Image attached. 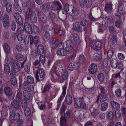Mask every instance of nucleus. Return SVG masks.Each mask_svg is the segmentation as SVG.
Listing matches in <instances>:
<instances>
[{"label": "nucleus", "mask_w": 126, "mask_h": 126, "mask_svg": "<svg viewBox=\"0 0 126 126\" xmlns=\"http://www.w3.org/2000/svg\"><path fill=\"white\" fill-rule=\"evenodd\" d=\"M112 47H110L109 49H108V53L107 56L109 58H112L113 55V53L112 50Z\"/></svg>", "instance_id": "49530a36"}, {"label": "nucleus", "mask_w": 126, "mask_h": 126, "mask_svg": "<svg viewBox=\"0 0 126 126\" xmlns=\"http://www.w3.org/2000/svg\"><path fill=\"white\" fill-rule=\"evenodd\" d=\"M111 107L114 109H117L120 108V105L117 102L114 101H112L111 102Z\"/></svg>", "instance_id": "79ce46f5"}, {"label": "nucleus", "mask_w": 126, "mask_h": 126, "mask_svg": "<svg viewBox=\"0 0 126 126\" xmlns=\"http://www.w3.org/2000/svg\"><path fill=\"white\" fill-rule=\"evenodd\" d=\"M88 70L90 74H94L97 71V66L94 63L91 64L89 66Z\"/></svg>", "instance_id": "4468645a"}, {"label": "nucleus", "mask_w": 126, "mask_h": 126, "mask_svg": "<svg viewBox=\"0 0 126 126\" xmlns=\"http://www.w3.org/2000/svg\"><path fill=\"white\" fill-rule=\"evenodd\" d=\"M32 26V32H33L35 34L38 33L40 31L38 28L37 26L34 24H33Z\"/></svg>", "instance_id": "a18cd8bd"}, {"label": "nucleus", "mask_w": 126, "mask_h": 126, "mask_svg": "<svg viewBox=\"0 0 126 126\" xmlns=\"http://www.w3.org/2000/svg\"><path fill=\"white\" fill-rule=\"evenodd\" d=\"M89 110L91 112L92 116L94 118H95L99 113V111L98 110L94 109L92 107H90Z\"/></svg>", "instance_id": "cd10ccee"}, {"label": "nucleus", "mask_w": 126, "mask_h": 126, "mask_svg": "<svg viewBox=\"0 0 126 126\" xmlns=\"http://www.w3.org/2000/svg\"><path fill=\"white\" fill-rule=\"evenodd\" d=\"M109 62V59L107 58H105L103 60V66L104 67H106L108 63Z\"/></svg>", "instance_id": "774afa93"}, {"label": "nucleus", "mask_w": 126, "mask_h": 126, "mask_svg": "<svg viewBox=\"0 0 126 126\" xmlns=\"http://www.w3.org/2000/svg\"><path fill=\"white\" fill-rule=\"evenodd\" d=\"M22 106L23 108H25L27 105V100L25 98H23L22 101Z\"/></svg>", "instance_id": "680f3d73"}, {"label": "nucleus", "mask_w": 126, "mask_h": 126, "mask_svg": "<svg viewBox=\"0 0 126 126\" xmlns=\"http://www.w3.org/2000/svg\"><path fill=\"white\" fill-rule=\"evenodd\" d=\"M71 110H68L64 114L63 116L68 120L69 119L71 116L72 113Z\"/></svg>", "instance_id": "37998d69"}, {"label": "nucleus", "mask_w": 126, "mask_h": 126, "mask_svg": "<svg viewBox=\"0 0 126 126\" xmlns=\"http://www.w3.org/2000/svg\"><path fill=\"white\" fill-rule=\"evenodd\" d=\"M16 59L18 60L22 61L24 59V57L21 54H18L15 55Z\"/></svg>", "instance_id": "8fccbe9b"}, {"label": "nucleus", "mask_w": 126, "mask_h": 126, "mask_svg": "<svg viewBox=\"0 0 126 126\" xmlns=\"http://www.w3.org/2000/svg\"><path fill=\"white\" fill-rule=\"evenodd\" d=\"M82 25L79 22H77L73 25L74 29L78 32H82L83 29L82 28Z\"/></svg>", "instance_id": "4be33fe9"}, {"label": "nucleus", "mask_w": 126, "mask_h": 126, "mask_svg": "<svg viewBox=\"0 0 126 126\" xmlns=\"http://www.w3.org/2000/svg\"><path fill=\"white\" fill-rule=\"evenodd\" d=\"M37 16L40 22L44 24L46 23L47 20V17L42 11H38L37 12Z\"/></svg>", "instance_id": "6e6552de"}, {"label": "nucleus", "mask_w": 126, "mask_h": 126, "mask_svg": "<svg viewBox=\"0 0 126 126\" xmlns=\"http://www.w3.org/2000/svg\"><path fill=\"white\" fill-rule=\"evenodd\" d=\"M16 47L17 50L19 51H21L23 49L24 46L22 44H17L16 45Z\"/></svg>", "instance_id": "bf43d9fd"}, {"label": "nucleus", "mask_w": 126, "mask_h": 126, "mask_svg": "<svg viewBox=\"0 0 126 126\" xmlns=\"http://www.w3.org/2000/svg\"><path fill=\"white\" fill-rule=\"evenodd\" d=\"M64 68L61 64H55L52 68L51 71L58 76L60 75L61 72L62 70H63Z\"/></svg>", "instance_id": "20e7f679"}, {"label": "nucleus", "mask_w": 126, "mask_h": 126, "mask_svg": "<svg viewBox=\"0 0 126 126\" xmlns=\"http://www.w3.org/2000/svg\"><path fill=\"white\" fill-rule=\"evenodd\" d=\"M29 38L30 46L32 45L33 43L36 46L39 43V41L40 38L38 36H35L33 37L32 35H30Z\"/></svg>", "instance_id": "9b49d317"}, {"label": "nucleus", "mask_w": 126, "mask_h": 126, "mask_svg": "<svg viewBox=\"0 0 126 126\" xmlns=\"http://www.w3.org/2000/svg\"><path fill=\"white\" fill-rule=\"evenodd\" d=\"M65 50L67 52L70 51L73 49L74 44L73 42L71 40H67L65 42Z\"/></svg>", "instance_id": "1a4fd4ad"}, {"label": "nucleus", "mask_w": 126, "mask_h": 126, "mask_svg": "<svg viewBox=\"0 0 126 126\" xmlns=\"http://www.w3.org/2000/svg\"><path fill=\"white\" fill-rule=\"evenodd\" d=\"M25 20L32 23L37 21V17L36 13L31 9H27L25 13Z\"/></svg>", "instance_id": "f257e3e1"}, {"label": "nucleus", "mask_w": 126, "mask_h": 126, "mask_svg": "<svg viewBox=\"0 0 126 126\" xmlns=\"http://www.w3.org/2000/svg\"><path fill=\"white\" fill-rule=\"evenodd\" d=\"M58 16L59 18L62 20H63L65 19L66 17V15L65 14H62V13L58 12Z\"/></svg>", "instance_id": "864d4df0"}, {"label": "nucleus", "mask_w": 126, "mask_h": 126, "mask_svg": "<svg viewBox=\"0 0 126 126\" xmlns=\"http://www.w3.org/2000/svg\"><path fill=\"white\" fill-rule=\"evenodd\" d=\"M108 103L106 102H104L102 103L100 106V110L102 111L106 110L108 108Z\"/></svg>", "instance_id": "473e14b6"}, {"label": "nucleus", "mask_w": 126, "mask_h": 126, "mask_svg": "<svg viewBox=\"0 0 126 126\" xmlns=\"http://www.w3.org/2000/svg\"><path fill=\"white\" fill-rule=\"evenodd\" d=\"M13 64L12 70L10 72L11 75H14L16 73L18 72L20 70L19 64L17 60L12 61Z\"/></svg>", "instance_id": "7ed1b4c3"}, {"label": "nucleus", "mask_w": 126, "mask_h": 126, "mask_svg": "<svg viewBox=\"0 0 126 126\" xmlns=\"http://www.w3.org/2000/svg\"><path fill=\"white\" fill-rule=\"evenodd\" d=\"M72 7L70 6V7L69 5L67 4H66L64 7L65 11L68 14H69V12H70V10L71 9Z\"/></svg>", "instance_id": "de8ad7c7"}, {"label": "nucleus", "mask_w": 126, "mask_h": 126, "mask_svg": "<svg viewBox=\"0 0 126 126\" xmlns=\"http://www.w3.org/2000/svg\"><path fill=\"white\" fill-rule=\"evenodd\" d=\"M59 43V42L58 41L55 40L54 42L52 45V48L53 49H56L58 46Z\"/></svg>", "instance_id": "3c124183"}, {"label": "nucleus", "mask_w": 126, "mask_h": 126, "mask_svg": "<svg viewBox=\"0 0 126 126\" xmlns=\"http://www.w3.org/2000/svg\"><path fill=\"white\" fill-rule=\"evenodd\" d=\"M61 74V75L60 81L61 83H62L68 79L69 75L67 71L64 68L63 70H62Z\"/></svg>", "instance_id": "ddd939ff"}, {"label": "nucleus", "mask_w": 126, "mask_h": 126, "mask_svg": "<svg viewBox=\"0 0 126 126\" xmlns=\"http://www.w3.org/2000/svg\"><path fill=\"white\" fill-rule=\"evenodd\" d=\"M112 9V5L110 3L107 4L105 7V11L108 13L111 12Z\"/></svg>", "instance_id": "c756f323"}, {"label": "nucleus", "mask_w": 126, "mask_h": 126, "mask_svg": "<svg viewBox=\"0 0 126 126\" xmlns=\"http://www.w3.org/2000/svg\"><path fill=\"white\" fill-rule=\"evenodd\" d=\"M50 36V35L49 32H45L44 36L43 38L44 40H48L49 39Z\"/></svg>", "instance_id": "0e129e2a"}, {"label": "nucleus", "mask_w": 126, "mask_h": 126, "mask_svg": "<svg viewBox=\"0 0 126 126\" xmlns=\"http://www.w3.org/2000/svg\"><path fill=\"white\" fill-rule=\"evenodd\" d=\"M116 20L115 22V25L117 28H119L122 21L121 17L119 15L116 16L115 17Z\"/></svg>", "instance_id": "b1692460"}, {"label": "nucleus", "mask_w": 126, "mask_h": 126, "mask_svg": "<svg viewBox=\"0 0 126 126\" xmlns=\"http://www.w3.org/2000/svg\"><path fill=\"white\" fill-rule=\"evenodd\" d=\"M62 8L61 3L58 1L54 2L51 6V10L54 11L60 10Z\"/></svg>", "instance_id": "2eb2a0df"}, {"label": "nucleus", "mask_w": 126, "mask_h": 126, "mask_svg": "<svg viewBox=\"0 0 126 126\" xmlns=\"http://www.w3.org/2000/svg\"><path fill=\"white\" fill-rule=\"evenodd\" d=\"M64 101L67 105H70L72 102V99L71 95L69 94H67Z\"/></svg>", "instance_id": "bb28decb"}, {"label": "nucleus", "mask_w": 126, "mask_h": 126, "mask_svg": "<svg viewBox=\"0 0 126 126\" xmlns=\"http://www.w3.org/2000/svg\"><path fill=\"white\" fill-rule=\"evenodd\" d=\"M98 79L100 81H103L105 79V77L103 74L101 73L99 74L97 76Z\"/></svg>", "instance_id": "603ef678"}, {"label": "nucleus", "mask_w": 126, "mask_h": 126, "mask_svg": "<svg viewBox=\"0 0 126 126\" xmlns=\"http://www.w3.org/2000/svg\"><path fill=\"white\" fill-rule=\"evenodd\" d=\"M117 37L115 35L113 36L110 39V42L113 45L117 41Z\"/></svg>", "instance_id": "338daca9"}, {"label": "nucleus", "mask_w": 126, "mask_h": 126, "mask_svg": "<svg viewBox=\"0 0 126 126\" xmlns=\"http://www.w3.org/2000/svg\"><path fill=\"white\" fill-rule=\"evenodd\" d=\"M4 91L9 99L12 100L13 99L14 96L12 95L13 92L11 88L9 87H5L4 89Z\"/></svg>", "instance_id": "f8f14e48"}, {"label": "nucleus", "mask_w": 126, "mask_h": 126, "mask_svg": "<svg viewBox=\"0 0 126 126\" xmlns=\"http://www.w3.org/2000/svg\"><path fill=\"white\" fill-rule=\"evenodd\" d=\"M22 98V92L21 90H18L16 95V99L17 101L18 102L20 101Z\"/></svg>", "instance_id": "f704fd0d"}, {"label": "nucleus", "mask_w": 126, "mask_h": 126, "mask_svg": "<svg viewBox=\"0 0 126 126\" xmlns=\"http://www.w3.org/2000/svg\"><path fill=\"white\" fill-rule=\"evenodd\" d=\"M100 55L98 53H95L93 55V58L94 60L97 61L100 59Z\"/></svg>", "instance_id": "052dcab7"}, {"label": "nucleus", "mask_w": 126, "mask_h": 126, "mask_svg": "<svg viewBox=\"0 0 126 126\" xmlns=\"http://www.w3.org/2000/svg\"><path fill=\"white\" fill-rule=\"evenodd\" d=\"M14 9L15 11L18 14H20L21 13L22 10L20 7L18 6H14Z\"/></svg>", "instance_id": "6e6d98bb"}, {"label": "nucleus", "mask_w": 126, "mask_h": 126, "mask_svg": "<svg viewBox=\"0 0 126 126\" xmlns=\"http://www.w3.org/2000/svg\"><path fill=\"white\" fill-rule=\"evenodd\" d=\"M74 101L77 107L81 108H86V105L82 98H75Z\"/></svg>", "instance_id": "423d86ee"}, {"label": "nucleus", "mask_w": 126, "mask_h": 126, "mask_svg": "<svg viewBox=\"0 0 126 126\" xmlns=\"http://www.w3.org/2000/svg\"><path fill=\"white\" fill-rule=\"evenodd\" d=\"M4 49L6 54L9 53L10 51V48L9 45L7 43H5L3 45Z\"/></svg>", "instance_id": "c9c22d12"}, {"label": "nucleus", "mask_w": 126, "mask_h": 126, "mask_svg": "<svg viewBox=\"0 0 126 126\" xmlns=\"http://www.w3.org/2000/svg\"><path fill=\"white\" fill-rule=\"evenodd\" d=\"M87 23V20L86 19L83 18L81 17L80 19V24L83 26H85Z\"/></svg>", "instance_id": "13d9d810"}, {"label": "nucleus", "mask_w": 126, "mask_h": 126, "mask_svg": "<svg viewBox=\"0 0 126 126\" xmlns=\"http://www.w3.org/2000/svg\"><path fill=\"white\" fill-rule=\"evenodd\" d=\"M101 43L99 41H97L94 44V42L91 40L90 42V46L91 47H93L94 49L96 51L100 50L101 48Z\"/></svg>", "instance_id": "9d476101"}, {"label": "nucleus", "mask_w": 126, "mask_h": 126, "mask_svg": "<svg viewBox=\"0 0 126 126\" xmlns=\"http://www.w3.org/2000/svg\"><path fill=\"white\" fill-rule=\"evenodd\" d=\"M10 114L9 118L11 122L13 123L15 121H16L18 122L20 126H21L23 124V121L22 120L20 119V115L19 113H15L14 111L12 110L10 112Z\"/></svg>", "instance_id": "f03ea898"}, {"label": "nucleus", "mask_w": 126, "mask_h": 126, "mask_svg": "<svg viewBox=\"0 0 126 126\" xmlns=\"http://www.w3.org/2000/svg\"><path fill=\"white\" fill-rule=\"evenodd\" d=\"M18 101L16 100H13L11 102V105L14 108L18 109L19 108V105Z\"/></svg>", "instance_id": "58836bf2"}, {"label": "nucleus", "mask_w": 126, "mask_h": 126, "mask_svg": "<svg viewBox=\"0 0 126 126\" xmlns=\"http://www.w3.org/2000/svg\"><path fill=\"white\" fill-rule=\"evenodd\" d=\"M118 62L116 58H113L110 62L111 67L114 68H116L117 66Z\"/></svg>", "instance_id": "2f4dec72"}, {"label": "nucleus", "mask_w": 126, "mask_h": 126, "mask_svg": "<svg viewBox=\"0 0 126 126\" xmlns=\"http://www.w3.org/2000/svg\"><path fill=\"white\" fill-rule=\"evenodd\" d=\"M27 80L30 84H32L34 83V80L33 77L31 75L28 76L27 77Z\"/></svg>", "instance_id": "c03bdc74"}, {"label": "nucleus", "mask_w": 126, "mask_h": 126, "mask_svg": "<svg viewBox=\"0 0 126 126\" xmlns=\"http://www.w3.org/2000/svg\"><path fill=\"white\" fill-rule=\"evenodd\" d=\"M14 17L16 23L19 24L21 25L23 23V20L19 14L15 13L14 14Z\"/></svg>", "instance_id": "6ab92c4d"}, {"label": "nucleus", "mask_w": 126, "mask_h": 126, "mask_svg": "<svg viewBox=\"0 0 126 126\" xmlns=\"http://www.w3.org/2000/svg\"><path fill=\"white\" fill-rule=\"evenodd\" d=\"M23 5L24 6L28 7V9L29 8L32 9L33 5L31 3V0H24L23 2Z\"/></svg>", "instance_id": "a878e982"}, {"label": "nucleus", "mask_w": 126, "mask_h": 126, "mask_svg": "<svg viewBox=\"0 0 126 126\" xmlns=\"http://www.w3.org/2000/svg\"><path fill=\"white\" fill-rule=\"evenodd\" d=\"M79 63L76 62H72L70 63L68 66L69 69L71 71L73 69H77L80 67Z\"/></svg>", "instance_id": "dca6fc26"}, {"label": "nucleus", "mask_w": 126, "mask_h": 126, "mask_svg": "<svg viewBox=\"0 0 126 126\" xmlns=\"http://www.w3.org/2000/svg\"><path fill=\"white\" fill-rule=\"evenodd\" d=\"M115 81V79L112 78L109 81V87L110 88H113V86L117 84Z\"/></svg>", "instance_id": "ea45409f"}, {"label": "nucleus", "mask_w": 126, "mask_h": 126, "mask_svg": "<svg viewBox=\"0 0 126 126\" xmlns=\"http://www.w3.org/2000/svg\"><path fill=\"white\" fill-rule=\"evenodd\" d=\"M4 71L6 73L10 72V67L9 64L6 63L4 64Z\"/></svg>", "instance_id": "e2e57ef3"}, {"label": "nucleus", "mask_w": 126, "mask_h": 126, "mask_svg": "<svg viewBox=\"0 0 126 126\" xmlns=\"http://www.w3.org/2000/svg\"><path fill=\"white\" fill-rule=\"evenodd\" d=\"M67 88V85H65L63 87V92L62 94L60 96L58 99L57 103L61 104V102L63 99L64 97L65 96L66 92V89Z\"/></svg>", "instance_id": "f3484780"}, {"label": "nucleus", "mask_w": 126, "mask_h": 126, "mask_svg": "<svg viewBox=\"0 0 126 126\" xmlns=\"http://www.w3.org/2000/svg\"><path fill=\"white\" fill-rule=\"evenodd\" d=\"M24 29L29 34L32 32V30L30 24L28 22H25L24 24Z\"/></svg>", "instance_id": "a211bd4d"}, {"label": "nucleus", "mask_w": 126, "mask_h": 126, "mask_svg": "<svg viewBox=\"0 0 126 126\" xmlns=\"http://www.w3.org/2000/svg\"><path fill=\"white\" fill-rule=\"evenodd\" d=\"M125 8L124 4L122 3H120L118 7V12L119 14L123 15L125 13Z\"/></svg>", "instance_id": "412c9836"}, {"label": "nucleus", "mask_w": 126, "mask_h": 126, "mask_svg": "<svg viewBox=\"0 0 126 126\" xmlns=\"http://www.w3.org/2000/svg\"><path fill=\"white\" fill-rule=\"evenodd\" d=\"M31 111L29 108H26L24 110V113L27 116H29L31 114Z\"/></svg>", "instance_id": "4d7b16f0"}, {"label": "nucleus", "mask_w": 126, "mask_h": 126, "mask_svg": "<svg viewBox=\"0 0 126 126\" xmlns=\"http://www.w3.org/2000/svg\"><path fill=\"white\" fill-rule=\"evenodd\" d=\"M10 80L11 84L12 85H16L17 81V79L15 76H12Z\"/></svg>", "instance_id": "a19ab883"}, {"label": "nucleus", "mask_w": 126, "mask_h": 126, "mask_svg": "<svg viewBox=\"0 0 126 126\" xmlns=\"http://www.w3.org/2000/svg\"><path fill=\"white\" fill-rule=\"evenodd\" d=\"M66 51L63 48H60L57 50V54L59 56H65L66 55Z\"/></svg>", "instance_id": "5701e85b"}, {"label": "nucleus", "mask_w": 126, "mask_h": 126, "mask_svg": "<svg viewBox=\"0 0 126 126\" xmlns=\"http://www.w3.org/2000/svg\"><path fill=\"white\" fill-rule=\"evenodd\" d=\"M73 39L77 44H79L80 42V40L78 35L76 33H74L73 35Z\"/></svg>", "instance_id": "4c0bfd02"}, {"label": "nucleus", "mask_w": 126, "mask_h": 126, "mask_svg": "<svg viewBox=\"0 0 126 126\" xmlns=\"http://www.w3.org/2000/svg\"><path fill=\"white\" fill-rule=\"evenodd\" d=\"M68 119L63 116H62L60 118V126H67L66 122Z\"/></svg>", "instance_id": "7c9ffc66"}, {"label": "nucleus", "mask_w": 126, "mask_h": 126, "mask_svg": "<svg viewBox=\"0 0 126 126\" xmlns=\"http://www.w3.org/2000/svg\"><path fill=\"white\" fill-rule=\"evenodd\" d=\"M10 18L7 14H4L2 18V23L3 27L5 29H8L10 27Z\"/></svg>", "instance_id": "39448f33"}, {"label": "nucleus", "mask_w": 126, "mask_h": 126, "mask_svg": "<svg viewBox=\"0 0 126 126\" xmlns=\"http://www.w3.org/2000/svg\"><path fill=\"white\" fill-rule=\"evenodd\" d=\"M71 9L69 14L70 15L73 16H77L79 14V11L77 9L75 8L74 7H72Z\"/></svg>", "instance_id": "393cba45"}, {"label": "nucleus", "mask_w": 126, "mask_h": 126, "mask_svg": "<svg viewBox=\"0 0 126 126\" xmlns=\"http://www.w3.org/2000/svg\"><path fill=\"white\" fill-rule=\"evenodd\" d=\"M85 61V58L83 55H80L79 58V61L80 63L84 62Z\"/></svg>", "instance_id": "69168bd1"}, {"label": "nucleus", "mask_w": 126, "mask_h": 126, "mask_svg": "<svg viewBox=\"0 0 126 126\" xmlns=\"http://www.w3.org/2000/svg\"><path fill=\"white\" fill-rule=\"evenodd\" d=\"M6 10L8 13H10L12 11V6L11 3L8 2L6 5Z\"/></svg>", "instance_id": "e433bc0d"}, {"label": "nucleus", "mask_w": 126, "mask_h": 126, "mask_svg": "<svg viewBox=\"0 0 126 126\" xmlns=\"http://www.w3.org/2000/svg\"><path fill=\"white\" fill-rule=\"evenodd\" d=\"M23 94L24 96L26 99L29 100L30 99L31 94L30 91L25 90L23 91Z\"/></svg>", "instance_id": "72a5a7b5"}, {"label": "nucleus", "mask_w": 126, "mask_h": 126, "mask_svg": "<svg viewBox=\"0 0 126 126\" xmlns=\"http://www.w3.org/2000/svg\"><path fill=\"white\" fill-rule=\"evenodd\" d=\"M45 75L44 69L43 68H40L39 70H37L35 77L37 81L41 80Z\"/></svg>", "instance_id": "0eeeda50"}, {"label": "nucleus", "mask_w": 126, "mask_h": 126, "mask_svg": "<svg viewBox=\"0 0 126 126\" xmlns=\"http://www.w3.org/2000/svg\"><path fill=\"white\" fill-rule=\"evenodd\" d=\"M51 85L49 84H46L44 87L43 91V93H46V92L48 91L51 88Z\"/></svg>", "instance_id": "09e8293b"}, {"label": "nucleus", "mask_w": 126, "mask_h": 126, "mask_svg": "<svg viewBox=\"0 0 126 126\" xmlns=\"http://www.w3.org/2000/svg\"><path fill=\"white\" fill-rule=\"evenodd\" d=\"M37 53L39 54H44L45 55H47V53H45L44 51V47L42 45H40L38 46L37 47Z\"/></svg>", "instance_id": "aec40b11"}, {"label": "nucleus", "mask_w": 126, "mask_h": 126, "mask_svg": "<svg viewBox=\"0 0 126 126\" xmlns=\"http://www.w3.org/2000/svg\"><path fill=\"white\" fill-rule=\"evenodd\" d=\"M107 99V98L105 94H102L101 96L99 97L100 101L101 102H103L106 101Z\"/></svg>", "instance_id": "5fc2aeb1"}, {"label": "nucleus", "mask_w": 126, "mask_h": 126, "mask_svg": "<svg viewBox=\"0 0 126 126\" xmlns=\"http://www.w3.org/2000/svg\"><path fill=\"white\" fill-rule=\"evenodd\" d=\"M120 73L119 72L117 73L113 74L112 75V78L115 79V80H117L118 82H120L122 78V77L120 75Z\"/></svg>", "instance_id": "c85d7f7f"}]
</instances>
